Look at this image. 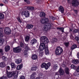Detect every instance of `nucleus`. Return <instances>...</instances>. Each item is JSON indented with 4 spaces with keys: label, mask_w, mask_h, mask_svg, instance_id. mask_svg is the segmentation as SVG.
<instances>
[{
    "label": "nucleus",
    "mask_w": 79,
    "mask_h": 79,
    "mask_svg": "<svg viewBox=\"0 0 79 79\" xmlns=\"http://www.w3.org/2000/svg\"><path fill=\"white\" fill-rule=\"evenodd\" d=\"M52 23H46L44 25L43 27V31L45 32H47L48 30L50 29L52 27Z\"/></svg>",
    "instance_id": "f257e3e1"
},
{
    "label": "nucleus",
    "mask_w": 79,
    "mask_h": 79,
    "mask_svg": "<svg viewBox=\"0 0 79 79\" xmlns=\"http://www.w3.org/2000/svg\"><path fill=\"white\" fill-rule=\"evenodd\" d=\"M63 50L62 48L60 47H58L56 48L55 50V53L56 55H60L63 53Z\"/></svg>",
    "instance_id": "f03ea898"
},
{
    "label": "nucleus",
    "mask_w": 79,
    "mask_h": 79,
    "mask_svg": "<svg viewBox=\"0 0 79 79\" xmlns=\"http://www.w3.org/2000/svg\"><path fill=\"white\" fill-rule=\"evenodd\" d=\"M7 76L8 78L11 77L13 76H15V74H17L18 73L17 71H13L12 72H9L7 70L6 71Z\"/></svg>",
    "instance_id": "7ed1b4c3"
},
{
    "label": "nucleus",
    "mask_w": 79,
    "mask_h": 79,
    "mask_svg": "<svg viewBox=\"0 0 79 79\" xmlns=\"http://www.w3.org/2000/svg\"><path fill=\"white\" fill-rule=\"evenodd\" d=\"M48 45H47V44L45 43V42H41L40 46L39 48V49L40 51H43L44 50V49L46 48V47H48Z\"/></svg>",
    "instance_id": "20e7f679"
},
{
    "label": "nucleus",
    "mask_w": 79,
    "mask_h": 79,
    "mask_svg": "<svg viewBox=\"0 0 79 79\" xmlns=\"http://www.w3.org/2000/svg\"><path fill=\"white\" fill-rule=\"evenodd\" d=\"M51 66V63L48 62L47 64L45 63H43L41 65V67L42 68H45V69H48L50 68V66Z\"/></svg>",
    "instance_id": "39448f33"
},
{
    "label": "nucleus",
    "mask_w": 79,
    "mask_h": 79,
    "mask_svg": "<svg viewBox=\"0 0 79 79\" xmlns=\"http://www.w3.org/2000/svg\"><path fill=\"white\" fill-rule=\"evenodd\" d=\"M40 41L41 42H45V43L46 44V45H48V38L46 37H42L40 39Z\"/></svg>",
    "instance_id": "423d86ee"
},
{
    "label": "nucleus",
    "mask_w": 79,
    "mask_h": 79,
    "mask_svg": "<svg viewBox=\"0 0 79 79\" xmlns=\"http://www.w3.org/2000/svg\"><path fill=\"white\" fill-rule=\"evenodd\" d=\"M4 32L6 35H10V34H11V30L10 28L8 27H6L4 29Z\"/></svg>",
    "instance_id": "0eeeda50"
},
{
    "label": "nucleus",
    "mask_w": 79,
    "mask_h": 79,
    "mask_svg": "<svg viewBox=\"0 0 79 79\" xmlns=\"http://www.w3.org/2000/svg\"><path fill=\"white\" fill-rule=\"evenodd\" d=\"M21 14L22 16L24 15L26 18H28L30 16L29 12L27 10L22 11Z\"/></svg>",
    "instance_id": "6e6552de"
},
{
    "label": "nucleus",
    "mask_w": 79,
    "mask_h": 79,
    "mask_svg": "<svg viewBox=\"0 0 79 79\" xmlns=\"http://www.w3.org/2000/svg\"><path fill=\"white\" fill-rule=\"evenodd\" d=\"M13 51L15 53H18L21 51V48L20 46L15 48H13Z\"/></svg>",
    "instance_id": "1a4fd4ad"
},
{
    "label": "nucleus",
    "mask_w": 79,
    "mask_h": 79,
    "mask_svg": "<svg viewBox=\"0 0 79 79\" xmlns=\"http://www.w3.org/2000/svg\"><path fill=\"white\" fill-rule=\"evenodd\" d=\"M65 71L66 74V75L67 78H69L70 77V74H69V69L68 68H65Z\"/></svg>",
    "instance_id": "9d476101"
},
{
    "label": "nucleus",
    "mask_w": 79,
    "mask_h": 79,
    "mask_svg": "<svg viewBox=\"0 0 79 79\" xmlns=\"http://www.w3.org/2000/svg\"><path fill=\"white\" fill-rule=\"evenodd\" d=\"M78 2L77 0H73L72 2V5L73 6H77L78 5Z\"/></svg>",
    "instance_id": "9b49d317"
},
{
    "label": "nucleus",
    "mask_w": 79,
    "mask_h": 79,
    "mask_svg": "<svg viewBox=\"0 0 79 79\" xmlns=\"http://www.w3.org/2000/svg\"><path fill=\"white\" fill-rule=\"evenodd\" d=\"M36 42H37V40L34 39L31 40L30 44H31L32 45H34V44H35Z\"/></svg>",
    "instance_id": "f8f14e48"
},
{
    "label": "nucleus",
    "mask_w": 79,
    "mask_h": 79,
    "mask_svg": "<svg viewBox=\"0 0 79 79\" xmlns=\"http://www.w3.org/2000/svg\"><path fill=\"white\" fill-rule=\"evenodd\" d=\"M59 73L60 75H63L64 73V70L61 68H60L59 71Z\"/></svg>",
    "instance_id": "ddd939ff"
},
{
    "label": "nucleus",
    "mask_w": 79,
    "mask_h": 79,
    "mask_svg": "<svg viewBox=\"0 0 79 79\" xmlns=\"http://www.w3.org/2000/svg\"><path fill=\"white\" fill-rule=\"evenodd\" d=\"M59 10V11H60L62 13H63L64 12V8H63V6H60L58 8Z\"/></svg>",
    "instance_id": "4468645a"
},
{
    "label": "nucleus",
    "mask_w": 79,
    "mask_h": 79,
    "mask_svg": "<svg viewBox=\"0 0 79 79\" xmlns=\"http://www.w3.org/2000/svg\"><path fill=\"white\" fill-rule=\"evenodd\" d=\"M4 50L6 52H8L10 50V46L9 45L6 46L4 48Z\"/></svg>",
    "instance_id": "2eb2a0df"
},
{
    "label": "nucleus",
    "mask_w": 79,
    "mask_h": 79,
    "mask_svg": "<svg viewBox=\"0 0 79 79\" xmlns=\"http://www.w3.org/2000/svg\"><path fill=\"white\" fill-rule=\"evenodd\" d=\"M6 66V64L4 62H2L0 63V68H4Z\"/></svg>",
    "instance_id": "dca6fc26"
},
{
    "label": "nucleus",
    "mask_w": 79,
    "mask_h": 79,
    "mask_svg": "<svg viewBox=\"0 0 79 79\" xmlns=\"http://www.w3.org/2000/svg\"><path fill=\"white\" fill-rule=\"evenodd\" d=\"M44 50H45V52L46 55H48V54H49V51L47 46V47H46V48H44Z\"/></svg>",
    "instance_id": "f3484780"
},
{
    "label": "nucleus",
    "mask_w": 79,
    "mask_h": 79,
    "mask_svg": "<svg viewBox=\"0 0 79 79\" xmlns=\"http://www.w3.org/2000/svg\"><path fill=\"white\" fill-rule=\"evenodd\" d=\"M36 75L35 72L33 73L30 76V79H35V75Z\"/></svg>",
    "instance_id": "a211bd4d"
},
{
    "label": "nucleus",
    "mask_w": 79,
    "mask_h": 79,
    "mask_svg": "<svg viewBox=\"0 0 79 79\" xmlns=\"http://www.w3.org/2000/svg\"><path fill=\"white\" fill-rule=\"evenodd\" d=\"M38 56L36 54H34L32 56V59L33 60H35L37 59Z\"/></svg>",
    "instance_id": "6ab92c4d"
},
{
    "label": "nucleus",
    "mask_w": 79,
    "mask_h": 79,
    "mask_svg": "<svg viewBox=\"0 0 79 79\" xmlns=\"http://www.w3.org/2000/svg\"><path fill=\"white\" fill-rule=\"evenodd\" d=\"M33 26L34 25H33L28 24L27 25V29H32Z\"/></svg>",
    "instance_id": "aec40b11"
},
{
    "label": "nucleus",
    "mask_w": 79,
    "mask_h": 79,
    "mask_svg": "<svg viewBox=\"0 0 79 79\" xmlns=\"http://www.w3.org/2000/svg\"><path fill=\"white\" fill-rule=\"evenodd\" d=\"M72 63L73 64H78L79 63V60L77 59L73 60Z\"/></svg>",
    "instance_id": "412c9836"
},
{
    "label": "nucleus",
    "mask_w": 79,
    "mask_h": 79,
    "mask_svg": "<svg viewBox=\"0 0 79 79\" xmlns=\"http://www.w3.org/2000/svg\"><path fill=\"white\" fill-rule=\"evenodd\" d=\"M18 0H16L15 1H14V2H13L12 3V4L14 6H15L16 4H18V3H19V1H20L21 0H18Z\"/></svg>",
    "instance_id": "4be33fe9"
},
{
    "label": "nucleus",
    "mask_w": 79,
    "mask_h": 79,
    "mask_svg": "<svg viewBox=\"0 0 79 79\" xmlns=\"http://www.w3.org/2000/svg\"><path fill=\"white\" fill-rule=\"evenodd\" d=\"M22 68H23V64H21L20 65H19L17 66V70H20Z\"/></svg>",
    "instance_id": "5701e85b"
},
{
    "label": "nucleus",
    "mask_w": 79,
    "mask_h": 79,
    "mask_svg": "<svg viewBox=\"0 0 79 79\" xmlns=\"http://www.w3.org/2000/svg\"><path fill=\"white\" fill-rule=\"evenodd\" d=\"M40 17H44V16H45V13L42 12L40 13Z\"/></svg>",
    "instance_id": "b1692460"
},
{
    "label": "nucleus",
    "mask_w": 79,
    "mask_h": 79,
    "mask_svg": "<svg viewBox=\"0 0 79 79\" xmlns=\"http://www.w3.org/2000/svg\"><path fill=\"white\" fill-rule=\"evenodd\" d=\"M27 8L28 10H31V11L34 10V7H28Z\"/></svg>",
    "instance_id": "393cba45"
},
{
    "label": "nucleus",
    "mask_w": 79,
    "mask_h": 79,
    "mask_svg": "<svg viewBox=\"0 0 79 79\" xmlns=\"http://www.w3.org/2000/svg\"><path fill=\"white\" fill-rule=\"evenodd\" d=\"M57 29L58 30V31H61L62 32H64V28H63L58 27L57 28Z\"/></svg>",
    "instance_id": "a878e982"
},
{
    "label": "nucleus",
    "mask_w": 79,
    "mask_h": 79,
    "mask_svg": "<svg viewBox=\"0 0 79 79\" xmlns=\"http://www.w3.org/2000/svg\"><path fill=\"white\" fill-rule=\"evenodd\" d=\"M37 69H38V68H37V66L32 67L31 69V71H36Z\"/></svg>",
    "instance_id": "bb28decb"
},
{
    "label": "nucleus",
    "mask_w": 79,
    "mask_h": 79,
    "mask_svg": "<svg viewBox=\"0 0 79 79\" xmlns=\"http://www.w3.org/2000/svg\"><path fill=\"white\" fill-rule=\"evenodd\" d=\"M4 42H5V40L3 39L0 38V45H2Z\"/></svg>",
    "instance_id": "cd10ccee"
},
{
    "label": "nucleus",
    "mask_w": 79,
    "mask_h": 79,
    "mask_svg": "<svg viewBox=\"0 0 79 79\" xmlns=\"http://www.w3.org/2000/svg\"><path fill=\"white\" fill-rule=\"evenodd\" d=\"M30 39V37L29 36H27L25 38V40L26 42H28L29 40V39Z\"/></svg>",
    "instance_id": "c85d7f7f"
},
{
    "label": "nucleus",
    "mask_w": 79,
    "mask_h": 79,
    "mask_svg": "<svg viewBox=\"0 0 79 79\" xmlns=\"http://www.w3.org/2000/svg\"><path fill=\"white\" fill-rule=\"evenodd\" d=\"M77 32H79V29H75L73 31V34H74Z\"/></svg>",
    "instance_id": "c756f323"
},
{
    "label": "nucleus",
    "mask_w": 79,
    "mask_h": 79,
    "mask_svg": "<svg viewBox=\"0 0 79 79\" xmlns=\"http://www.w3.org/2000/svg\"><path fill=\"white\" fill-rule=\"evenodd\" d=\"M76 48H77V45L76 44H73L71 48L72 50H74V49H75Z\"/></svg>",
    "instance_id": "7c9ffc66"
},
{
    "label": "nucleus",
    "mask_w": 79,
    "mask_h": 79,
    "mask_svg": "<svg viewBox=\"0 0 79 79\" xmlns=\"http://www.w3.org/2000/svg\"><path fill=\"white\" fill-rule=\"evenodd\" d=\"M10 65L12 68H15V67H16V65H15V63H11L10 64Z\"/></svg>",
    "instance_id": "2f4dec72"
},
{
    "label": "nucleus",
    "mask_w": 79,
    "mask_h": 79,
    "mask_svg": "<svg viewBox=\"0 0 79 79\" xmlns=\"http://www.w3.org/2000/svg\"><path fill=\"white\" fill-rule=\"evenodd\" d=\"M2 59L3 61H7V57H5V56H2Z\"/></svg>",
    "instance_id": "473e14b6"
},
{
    "label": "nucleus",
    "mask_w": 79,
    "mask_h": 79,
    "mask_svg": "<svg viewBox=\"0 0 79 79\" xmlns=\"http://www.w3.org/2000/svg\"><path fill=\"white\" fill-rule=\"evenodd\" d=\"M70 68H72V69H76L77 68V67L74 65V64H72Z\"/></svg>",
    "instance_id": "72a5a7b5"
},
{
    "label": "nucleus",
    "mask_w": 79,
    "mask_h": 79,
    "mask_svg": "<svg viewBox=\"0 0 79 79\" xmlns=\"http://www.w3.org/2000/svg\"><path fill=\"white\" fill-rule=\"evenodd\" d=\"M21 61H22V60H21V59H20L19 60H17L16 61H15V63L18 64H19L20 63H21Z\"/></svg>",
    "instance_id": "f704fd0d"
},
{
    "label": "nucleus",
    "mask_w": 79,
    "mask_h": 79,
    "mask_svg": "<svg viewBox=\"0 0 79 79\" xmlns=\"http://www.w3.org/2000/svg\"><path fill=\"white\" fill-rule=\"evenodd\" d=\"M4 19V15L2 13H0V19Z\"/></svg>",
    "instance_id": "c9c22d12"
},
{
    "label": "nucleus",
    "mask_w": 79,
    "mask_h": 79,
    "mask_svg": "<svg viewBox=\"0 0 79 79\" xmlns=\"http://www.w3.org/2000/svg\"><path fill=\"white\" fill-rule=\"evenodd\" d=\"M69 43L65 42L64 43V45H65L66 47L68 48L69 47Z\"/></svg>",
    "instance_id": "e433bc0d"
},
{
    "label": "nucleus",
    "mask_w": 79,
    "mask_h": 79,
    "mask_svg": "<svg viewBox=\"0 0 79 79\" xmlns=\"http://www.w3.org/2000/svg\"><path fill=\"white\" fill-rule=\"evenodd\" d=\"M42 24H45V19H42L40 20Z\"/></svg>",
    "instance_id": "4c0bfd02"
},
{
    "label": "nucleus",
    "mask_w": 79,
    "mask_h": 79,
    "mask_svg": "<svg viewBox=\"0 0 79 79\" xmlns=\"http://www.w3.org/2000/svg\"><path fill=\"white\" fill-rule=\"evenodd\" d=\"M53 67L54 69H56V68H58V65L57 64H54L53 65Z\"/></svg>",
    "instance_id": "58836bf2"
},
{
    "label": "nucleus",
    "mask_w": 79,
    "mask_h": 79,
    "mask_svg": "<svg viewBox=\"0 0 79 79\" xmlns=\"http://www.w3.org/2000/svg\"><path fill=\"white\" fill-rule=\"evenodd\" d=\"M39 53L40 56H43L44 55V52H43L42 51H41V52H39Z\"/></svg>",
    "instance_id": "ea45409f"
},
{
    "label": "nucleus",
    "mask_w": 79,
    "mask_h": 79,
    "mask_svg": "<svg viewBox=\"0 0 79 79\" xmlns=\"http://www.w3.org/2000/svg\"><path fill=\"white\" fill-rule=\"evenodd\" d=\"M52 41L53 42H56L58 41V39L56 38H53L52 40Z\"/></svg>",
    "instance_id": "a19ab883"
},
{
    "label": "nucleus",
    "mask_w": 79,
    "mask_h": 79,
    "mask_svg": "<svg viewBox=\"0 0 79 79\" xmlns=\"http://www.w3.org/2000/svg\"><path fill=\"white\" fill-rule=\"evenodd\" d=\"M49 21V20H48V18H45L44 19V22L45 23H48Z\"/></svg>",
    "instance_id": "79ce46f5"
},
{
    "label": "nucleus",
    "mask_w": 79,
    "mask_h": 79,
    "mask_svg": "<svg viewBox=\"0 0 79 79\" xmlns=\"http://www.w3.org/2000/svg\"><path fill=\"white\" fill-rule=\"evenodd\" d=\"M24 55H27V53H28V51H27L25 50L24 51Z\"/></svg>",
    "instance_id": "37998d69"
},
{
    "label": "nucleus",
    "mask_w": 79,
    "mask_h": 79,
    "mask_svg": "<svg viewBox=\"0 0 79 79\" xmlns=\"http://www.w3.org/2000/svg\"><path fill=\"white\" fill-rule=\"evenodd\" d=\"M24 1L26 2L27 4H30V1L28 0H24Z\"/></svg>",
    "instance_id": "c03bdc74"
},
{
    "label": "nucleus",
    "mask_w": 79,
    "mask_h": 79,
    "mask_svg": "<svg viewBox=\"0 0 79 79\" xmlns=\"http://www.w3.org/2000/svg\"><path fill=\"white\" fill-rule=\"evenodd\" d=\"M19 79H25V77L23 76H20Z\"/></svg>",
    "instance_id": "a18cd8bd"
},
{
    "label": "nucleus",
    "mask_w": 79,
    "mask_h": 79,
    "mask_svg": "<svg viewBox=\"0 0 79 79\" xmlns=\"http://www.w3.org/2000/svg\"><path fill=\"white\" fill-rule=\"evenodd\" d=\"M3 49H0V53H1L2 55H3Z\"/></svg>",
    "instance_id": "49530a36"
},
{
    "label": "nucleus",
    "mask_w": 79,
    "mask_h": 79,
    "mask_svg": "<svg viewBox=\"0 0 79 79\" xmlns=\"http://www.w3.org/2000/svg\"><path fill=\"white\" fill-rule=\"evenodd\" d=\"M30 48L28 47V46H27L25 47V50L28 51V50H29Z\"/></svg>",
    "instance_id": "de8ad7c7"
},
{
    "label": "nucleus",
    "mask_w": 79,
    "mask_h": 79,
    "mask_svg": "<svg viewBox=\"0 0 79 79\" xmlns=\"http://www.w3.org/2000/svg\"><path fill=\"white\" fill-rule=\"evenodd\" d=\"M6 77L3 76L0 77V79H6Z\"/></svg>",
    "instance_id": "09e8293b"
},
{
    "label": "nucleus",
    "mask_w": 79,
    "mask_h": 79,
    "mask_svg": "<svg viewBox=\"0 0 79 79\" xmlns=\"http://www.w3.org/2000/svg\"><path fill=\"white\" fill-rule=\"evenodd\" d=\"M50 18L53 21H54V20L56 19V18L54 17L53 16H51V17Z\"/></svg>",
    "instance_id": "8fccbe9b"
},
{
    "label": "nucleus",
    "mask_w": 79,
    "mask_h": 79,
    "mask_svg": "<svg viewBox=\"0 0 79 79\" xmlns=\"http://www.w3.org/2000/svg\"><path fill=\"white\" fill-rule=\"evenodd\" d=\"M3 37V34L2 32H0V37Z\"/></svg>",
    "instance_id": "3c124183"
},
{
    "label": "nucleus",
    "mask_w": 79,
    "mask_h": 79,
    "mask_svg": "<svg viewBox=\"0 0 79 79\" xmlns=\"http://www.w3.org/2000/svg\"><path fill=\"white\" fill-rule=\"evenodd\" d=\"M3 2L5 4H8V0H4Z\"/></svg>",
    "instance_id": "603ef678"
},
{
    "label": "nucleus",
    "mask_w": 79,
    "mask_h": 79,
    "mask_svg": "<svg viewBox=\"0 0 79 79\" xmlns=\"http://www.w3.org/2000/svg\"><path fill=\"white\" fill-rule=\"evenodd\" d=\"M6 71H8V70H10V67L9 66L7 67L6 68Z\"/></svg>",
    "instance_id": "864d4df0"
},
{
    "label": "nucleus",
    "mask_w": 79,
    "mask_h": 79,
    "mask_svg": "<svg viewBox=\"0 0 79 79\" xmlns=\"http://www.w3.org/2000/svg\"><path fill=\"white\" fill-rule=\"evenodd\" d=\"M75 39L77 41H78V40H79V37H78L77 36H76L75 37Z\"/></svg>",
    "instance_id": "5fc2aeb1"
},
{
    "label": "nucleus",
    "mask_w": 79,
    "mask_h": 79,
    "mask_svg": "<svg viewBox=\"0 0 79 79\" xmlns=\"http://www.w3.org/2000/svg\"><path fill=\"white\" fill-rule=\"evenodd\" d=\"M76 71H77V72H79V66L78 67H77L76 69Z\"/></svg>",
    "instance_id": "6e6d98bb"
},
{
    "label": "nucleus",
    "mask_w": 79,
    "mask_h": 79,
    "mask_svg": "<svg viewBox=\"0 0 79 79\" xmlns=\"http://www.w3.org/2000/svg\"><path fill=\"white\" fill-rule=\"evenodd\" d=\"M73 11L76 14H77V10H73Z\"/></svg>",
    "instance_id": "4d7b16f0"
},
{
    "label": "nucleus",
    "mask_w": 79,
    "mask_h": 79,
    "mask_svg": "<svg viewBox=\"0 0 79 79\" xmlns=\"http://www.w3.org/2000/svg\"><path fill=\"white\" fill-rule=\"evenodd\" d=\"M3 32V29L2 27H0V32Z\"/></svg>",
    "instance_id": "13d9d810"
},
{
    "label": "nucleus",
    "mask_w": 79,
    "mask_h": 79,
    "mask_svg": "<svg viewBox=\"0 0 79 79\" xmlns=\"http://www.w3.org/2000/svg\"><path fill=\"white\" fill-rule=\"evenodd\" d=\"M23 45H24V44H23V43H20V46L21 47H23Z\"/></svg>",
    "instance_id": "bf43d9fd"
},
{
    "label": "nucleus",
    "mask_w": 79,
    "mask_h": 79,
    "mask_svg": "<svg viewBox=\"0 0 79 79\" xmlns=\"http://www.w3.org/2000/svg\"><path fill=\"white\" fill-rule=\"evenodd\" d=\"M75 76H76V77H79V73L77 75H76Z\"/></svg>",
    "instance_id": "052dcab7"
},
{
    "label": "nucleus",
    "mask_w": 79,
    "mask_h": 79,
    "mask_svg": "<svg viewBox=\"0 0 79 79\" xmlns=\"http://www.w3.org/2000/svg\"><path fill=\"white\" fill-rule=\"evenodd\" d=\"M18 21L19 22V23H22V21L21 20H20V19Z\"/></svg>",
    "instance_id": "680f3d73"
},
{
    "label": "nucleus",
    "mask_w": 79,
    "mask_h": 79,
    "mask_svg": "<svg viewBox=\"0 0 79 79\" xmlns=\"http://www.w3.org/2000/svg\"><path fill=\"white\" fill-rule=\"evenodd\" d=\"M0 6H3V4L2 3L0 4Z\"/></svg>",
    "instance_id": "e2e57ef3"
},
{
    "label": "nucleus",
    "mask_w": 79,
    "mask_h": 79,
    "mask_svg": "<svg viewBox=\"0 0 79 79\" xmlns=\"http://www.w3.org/2000/svg\"><path fill=\"white\" fill-rule=\"evenodd\" d=\"M17 19L18 20V21L19 20V19H20V18H19V17H18L17 18Z\"/></svg>",
    "instance_id": "0e129e2a"
},
{
    "label": "nucleus",
    "mask_w": 79,
    "mask_h": 79,
    "mask_svg": "<svg viewBox=\"0 0 79 79\" xmlns=\"http://www.w3.org/2000/svg\"><path fill=\"white\" fill-rule=\"evenodd\" d=\"M72 29H71V28H70L69 31L70 32H72Z\"/></svg>",
    "instance_id": "69168bd1"
},
{
    "label": "nucleus",
    "mask_w": 79,
    "mask_h": 79,
    "mask_svg": "<svg viewBox=\"0 0 79 79\" xmlns=\"http://www.w3.org/2000/svg\"><path fill=\"white\" fill-rule=\"evenodd\" d=\"M77 42H78V44H79V40H78Z\"/></svg>",
    "instance_id": "338daca9"
},
{
    "label": "nucleus",
    "mask_w": 79,
    "mask_h": 79,
    "mask_svg": "<svg viewBox=\"0 0 79 79\" xmlns=\"http://www.w3.org/2000/svg\"><path fill=\"white\" fill-rule=\"evenodd\" d=\"M68 1H69L70 0H67Z\"/></svg>",
    "instance_id": "774afa93"
}]
</instances>
